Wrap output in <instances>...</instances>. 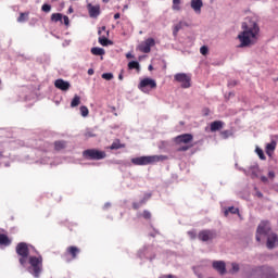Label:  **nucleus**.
<instances>
[{"instance_id":"obj_38","label":"nucleus","mask_w":278,"mask_h":278,"mask_svg":"<svg viewBox=\"0 0 278 278\" xmlns=\"http://www.w3.org/2000/svg\"><path fill=\"white\" fill-rule=\"evenodd\" d=\"M142 218H144V220H151V213L147 210H144L141 214Z\"/></svg>"},{"instance_id":"obj_36","label":"nucleus","mask_w":278,"mask_h":278,"mask_svg":"<svg viewBox=\"0 0 278 278\" xmlns=\"http://www.w3.org/2000/svg\"><path fill=\"white\" fill-rule=\"evenodd\" d=\"M181 3V0H173V10L179 11L181 10V7H179Z\"/></svg>"},{"instance_id":"obj_40","label":"nucleus","mask_w":278,"mask_h":278,"mask_svg":"<svg viewBox=\"0 0 278 278\" xmlns=\"http://www.w3.org/2000/svg\"><path fill=\"white\" fill-rule=\"evenodd\" d=\"M41 10H42V12H46V13H49V12H51V4H43L42 7H41Z\"/></svg>"},{"instance_id":"obj_28","label":"nucleus","mask_w":278,"mask_h":278,"mask_svg":"<svg viewBox=\"0 0 278 278\" xmlns=\"http://www.w3.org/2000/svg\"><path fill=\"white\" fill-rule=\"evenodd\" d=\"M92 55H105V50L103 48H92Z\"/></svg>"},{"instance_id":"obj_31","label":"nucleus","mask_w":278,"mask_h":278,"mask_svg":"<svg viewBox=\"0 0 278 278\" xmlns=\"http://www.w3.org/2000/svg\"><path fill=\"white\" fill-rule=\"evenodd\" d=\"M175 140H192V135L190 134L179 135L175 138Z\"/></svg>"},{"instance_id":"obj_34","label":"nucleus","mask_w":278,"mask_h":278,"mask_svg":"<svg viewBox=\"0 0 278 278\" xmlns=\"http://www.w3.org/2000/svg\"><path fill=\"white\" fill-rule=\"evenodd\" d=\"M27 16H29V13H21L18 18H17V22L18 23H25V21H27Z\"/></svg>"},{"instance_id":"obj_48","label":"nucleus","mask_w":278,"mask_h":278,"mask_svg":"<svg viewBox=\"0 0 278 278\" xmlns=\"http://www.w3.org/2000/svg\"><path fill=\"white\" fill-rule=\"evenodd\" d=\"M114 18H115V21H118V18H121V13H115Z\"/></svg>"},{"instance_id":"obj_4","label":"nucleus","mask_w":278,"mask_h":278,"mask_svg":"<svg viewBox=\"0 0 278 278\" xmlns=\"http://www.w3.org/2000/svg\"><path fill=\"white\" fill-rule=\"evenodd\" d=\"M168 156L166 155H150V156H139L131 159V163L135 166H148V164H157V162H166Z\"/></svg>"},{"instance_id":"obj_37","label":"nucleus","mask_w":278,"mask_h":278,"mask_svg":"<svg viewBox=\"0 0 278 278\" xmlns=\"http://www.w3.org/2000/svg\"><path fill=\"white\" fill-rule=\"evenodd\" d=\"M102 79H105L106 81H110V80L114 79V74L104 73V74H102Z\"/></svg>"},{"instance_id":"obj_50","label":"nucleus","mask_w":278,"mask_h":278,"mask_svg":"<svg viewBox=\"0 0 278 278\" xmlns=\"http://www.w3.org/2000/svg\"><path fill=\"white\" fill-rule=\"evenodd\" d=\"M88 75H94V70L89 68V70H88Z\"/></svg>"},{"instance_id":"obj_23","label":"nucleus","mask_w":278,"mask_h":278,"mask_svg":"<svg viewBox=\"0 0 278 278\" xmlns=\"http://www.w3.org/2000/svg\"><path fill=\"white\" fill-rule=\"evenodd\" d=\"M233 134H236V131L233 130V128H229V129H227V130H223V131L220 132V136H222V138L227 139V138H233Z\"/></svg>"},{"instance_id":"obj_22","label":"nucleus","mask_w":278,"mask_h":278,"mask_svg":"<svg viewBox=\"0 0 278 278\" xmlns=\"http://www.w3.org/2000/svg\"><path fill=\"white\" fill-rule=\"evenodd\" d=\"M0 244L3 247H10L12 244V240H10L8 235L0 233Z\"/></svg>"},{"instance_id":"obj_1","label":"nucleus","mask_w":278,"mask_h":278,"mask_svg":"<svg viewBox=\"0 0 278 278\" xmlns=\"http://www.w3.org/2000/svg\"><path fill=\"white\" fill-rule=\"evenodd\" d=\"M242 31L238 35V40L240 45L238 46L239 49H244L247 47H252V45H255L260 38V25H257V22L247 18L241 24Z\"/></svg>"},{"instance_id":"obj_21","label":"nucleus","mask_w":278,"mask_h":278,"mask_svg":"<svg viewBox=\"0 0 278 278\" xmlns=\"http://www.w3.org/2000/svg\"><path fill=\"white\" fill-rule=\"evenodd\" d=\"M148 199H151V194H148L147 198H143L140 202H134L132 210H140V207L147 203Z\"/></svg>"},{"instance_id":"obj_51","label":"nucleus","mask_w":278,"mask_h":278,"mask_svg":"<svg viewBox=\"0 0 278 278\" xmlns=\"http://www.w3.org/2000/svg\"><path fill=\"white\" fill-rule=\"evenodd\" d=\"M162 278H175V276H173V275H165V276H162Z\"/></svg>"},{"instance_id":"obj_20","label":"nucleus","mask_w":278,"mask_h":278,"mask_svg":"<svg viewBox=\"0 0 278 278\" xmlns=\"http://www.w3.org/2000/svg\"><path fill=\"white\" fill-rule=\"evenodd\" d=\"M275 149H277V142L276 141H271L270 143H267L266 153L269 157H273V153H275Z\"/></svg>"},{"instance_id":"obj_59","label":"nucleus","mask_w":278,"mask_h":278,"mask_svg":"<svg viewBox=\"0 0 278 278\" xmlns=\"http://www.w3.org/2000/svg\"><path fill=\"white\" fill-rule=\"evenodd\" d=\"M0 84H1V80H0Z\"/></svg>"},{"instance_id":"obj_9","label":"nucleus","mask_w":278,"mask_h":278,"mask_svg":"<svg viewBox=\"0 0 278 278\" xmlns=\"http://www.w3.org/2000/svg\"><path fill=\"white\" fill-rule=\"evenodd\" d=\"M198 238L201 242H212V240L218 238V233L216 230L204 229L199 232Z\"/></svg>"},{"instance_id":"obj_18","label":"nucleus","mask_w":278,"mask_h":278,"mask_svg":"<svg viewBox=\"0 0 278 278\" xmlns=\"http://www.w3.org/2000/svg\"><path fill=\"white\" fill-rule=\"evenodd\" d=\"M223 127H225V122L215 121V122L211 123L210 130L212 131V134H214L216 131H220V129H223Z\"/></svg>"},{"instance_id":"obj_26","label":"nucleus","mask_w":278,"mask_h":278,"mask_svg":"<svg viewBox=\"0 0 278 278\" xmlns=\"http://www.w3.org/2000/svg\"><path fill=\"white\" fill-rule=\"evenodd\" d=\"M63 15L62 13H53L51 15V22L52 23H62Z\"/></svg>"},{"instance_id":"obj_56","label":"nucleus","mask_w":278,"mask_h":278,"mask_svg":"<svg viewBox=\"0 0 278 278\" xmlns=\"http://www.w3.org/2000/svg\"><path fill=\"white\" fill-rule=\"evenodd\" d=\"M207 112H210V110H206V116H207Z\"/></svg>"},{"instance_id":"obj_2","label":"nucleus","mask_w":278,"mask_h":278,"mask_svg":"<svg viewBox=\"0 0 278 278\" xmlns=\"http://www.w3.org/2000/svg\"><path fill=\"white\" fill-rule=\"evenodd\" d=\"M27 263L29 264L27 268L28 273L31 274L33 277L35 278H40V275H42V270H43L42 255L29 256L27 260Z\"/></svg>"},{"instance_id":"obj_10","label":"nucleus","mask_w":278,"mask_h":278,"mask_svg":"<svg viewBox=\"0 0 278 278\" xmlns=\"http://www.w3.org/2000/svg\"><path fill=\"white\" fill-rule=\"evenodd\" d=\"M147 88L155 90V88H157V83H155L153 78H143L139 84V90L141 92H149Z\"/></svg>"},{"instance_id":"obj_17","label":"nucleus","mask_w":278,"mask_h":278,"mask_svg":"<svg viewBox=\"0 0 278 278\" xmlns=\"http://www.w3.org/2000/svg\"><path fill=\"white\" fill-rule=\"evenodd\" d=\"M213 268L219 273V275H225L227 273V265L223 261L213 262Z\"/></svg>"},{"instance_id":"obj_30","label":"nucleus","mask_w":278,"mask_h":278,"mask_svg":"<svg viewBox=\"0 0 278 278\" xmlns=\"http://www.w3.org/2000/svg\"><path fill=\"white\" fill-rule=\"evenodd\" d=\"M66 147V143L64 141H55L54 142V149L55 151H62Z\"/></svg>"},{"instance_id":"obj_3","label":"nucleus","mask_w":278,"mask_h":278,"mask_svg":"<svg viewBox=\"0 0 278 278\" xmlns=\"http://www.w3.org/2000/svg\"><path fill=\"white\" fill-rule=\"evenodd\" d=\"M159 149L162 151H188L189 149H192V141L190 140H178L174 141L173 148L168 147V141H161L159 144Z\"/></svg>"},{"instance_id":"obj_25","label":"nucleus","mask_w":278,"mask_h":278,"mask_svg":"<svg viewBox=\"0 0 278 278\" xmlns=\"http://www.w3.org/2000/svg\"><path fill=\"white\" fill-rule=\"evenodd\" d=\"M128 70L129 71H138V72H140V63H138V61H130L129 63H128Z\"/></svg>"},{"instance_id":"obj_43","label":"nucleus","mask_w":278,"mask_h":278,"mask_svg":"<svg viewBox=\"0 0 278 278\" xmlns=\"http://www.w3.org/2000/svg\"><path fill=\"white\" fill-rule=\"evenodd\" d=\"M235 86H238V81H236V80H230V81L228 83V88H233Z\"/></svg>"},{"instance_id":"obj_11","label":"nucleus","mask_w":278,"mask_h":278,"mask_svg":"<svg viewBox=\"0 0 278 278\" xmlns=\"http://www.w3.org/2000/svg\"><path fill=\"white\" fill-rule=\"evenodd\" d=\"M81 253V250L75 245L67 247L63 257L66 262H71L72 260H77V255Z\"/></svg>"},{"instance_id":"obj_33","label":"nucleus","mask_w":278,"mask_h":278,"mask_svg":"<svg viewBox=\"0 0 278 278\" xmlns=\"http://www.w3.org/2000/svg\"><path fill=\"white\" fill-rule=\"evenodd\" d=\"M80 114L81 116H84V118H86V116H88V114H90V111L88 110V106H80Z\"/></svg>"},{"instance_id":"obj_52","label":"nucleus","mask_w":278,"mask_h":278,"mask_svg":"<svg viewBox=\"0 0 278 278\" xmlns=\"http://www.w3.org/2000/svg\"><path fill=\"white\" fill-rule=\"evenodd\" d=\"M148 68H149V71H151V70L153 68V65H149V67H148Z\"/></svg>"},{"instance_id":"obj_5","label":"nucleus","mask_w":278,"mask_h":278,"mask_svg":"<svg viewBox=\"0 0 278 278\" xmlns=\"http://www.w3.org/2000/svg\"><path fill=\"white\" fill-rule=\"evenodd\" d=\"M16 254L20 256L18 263L23 268L27 267V260L29 257V247L25 242L17 243L15 248Z\"/></svg>"},{"instance_id":"obj_55","label":"nucleus","mask_w":278,"mask_h":278,"mask_svg":"<svg viewBox=\"0 0 278 278\" xmlns=\"http://www.w3.org/2000/svg\"><path fill=\"white\" fill-rule=\"evenodd\" d=\"M102 36H105V31H102Z\"/></svg>"},{"instance_id":"obj_13","label":"nucleus","mask_w":278,"mask_h":278,"mask_svg":"<svg viewBox=\"0 0 278 278\" xmlns=\"http://www.w3.org/2000/svg\"><path fill=\"white\" fill-rule=\"evenodd\" d=\"M267 241H266V247L269 250L277 249L278 247V235L277 232H270L269 235L266 236Z\"/></svg>"},{"instance_id":"obj_6","label":"nucleus","mask_w":278,"mask_h":278,"mask_svg":"<svg viewBox=\"0 0 278 278\" xmlns=\"http://www.w3.org/2000/svg\"><path fill=\"white\" fill-rule=\"evenodd\" d=\"M273 233V226H270V222L262 220L256 228V242H262V236H269Z\"/></svg>"},{"instance_id":"obj_24","label":"nucleus","mask_w":278,"mask_h":278,"mask_svg":"<svg viewBox=\"0 0 278 278\" xmlns=\"http://www.w3.org/2000/svg\"><path fill=\"white\" fill-rule=\"evenodd\" d=\"M225 216H229V214H238V216H240V210L238 207L235 206H229L225 212H224Z\"/></svg>"},{"instance_id":"obj_58","label":"nucleus","mask_w":278,"mask_h":278,"mask_svg":"<svg viewBox=\"0 0 278 278\" xmlns=\"http://www.w3.org/2000/svg\"><path fill=\"white\" fill-rule=\"evenodd\" d=\"M207 112H210V110H206V116H207Z\"/></svg>"},{"instance_id":"obj_16","label":"nucleus","mask_w":278,"mask_h":278,"mask_svg":"<svg viewBox=\"0 0 278 278\" xmlns=\"http://www.w3.org/2000/svg\"><path fill=\"white\" fill-rule=\"evenodd\" d=\"M151 47H155V39L148 38L144 43L140 46V51H142V53H151Z\"/></svg>"},{"instance_id":"obj_53","label":"nucleus","mask_w":278,"mask_h":278,"mask_svg":"<svg viewBox=\"0 0 278 278\" xmlns=\"http://www.w3.org/2000/svg\"><path fill=\"white\" fill-rule=\"evenodd\" d=\"M103 1V3H108L110 0H102Z\"/></svg>"},{"instance_id":"obj_42","label":"nucleus","mask_w":278,"mask_h":278,"mask_svg":"<svg viewBox=\"0 0 278 278\" xmlns=\"http://www.w3.org/2000/svg\"><path fill=\"white\" fill-rule=\"evenodd\" d=\"M232 273H238V270H240V265H238V263H232Z\"/></svg>"},{"instance_id":"obj_8","label":"nucleus","mask_w":278,"mask_h":278,"mask_svg":"<svg viewBox=\"0 0 278 278\" xmlns=\"http://www.w3.org/2000/svg\"><path fill=\"white\" fill-rule=\"evenodd\" d=\"M98 34H99L98 40L102 47H109V45H114L112 40L108 39L110 38V30H108L105 26H102L101 28H99Z\"/></svg>"},{"instance_id":"obj_29","label":"nucleus","mask_w":278,"mask_h":278,"mask_svg":"<svg viewBox=\"0 0 278 278\" xmlns=\"http://www.w3.org/2000/svg\"><path fill=\"white\" fill-rule=\"evenodd\" d=\"M81 103V98L79 96H74L72 102H71V108H77Z\"/></svg>"},{"instance_id":"obj_35","label":"nucleus","mask_w":278,"mask_h":278,"mask_svg":"<svg viewBox=\"0 0 278 278\" xmlns=\"http://www.w3.org/2000/svg\"><path fill=\"white\" fill-rule=\"evenodd\" d=\"M184 27V22L178 23L175 27H174V36H177V34H179V30Z\"/></svg>"},{"instance_id":"obj_27","label":"nucleus","mask_w":278,"mask_h":278,"mask_svg":"<svg viewBox=\"0 0 278 278\" xmlns=\"http://www.w3.org/2000/svg\"><path fill=\"white\" fill-rule=\"evenodd\" d=\"M110 149L112 150V151H116V150H118V149H125V144L124 143H121V141H115V142H113L112 144H111V147H110Z\"/></svg>"},{"instance_id":"obj_44","label":"nucleus","mask_w":278,"mask_h":278,"mask_svg":"<svg viewBox=\"0 0 278 278\" xmlns=\"http://www.w3.org/2000/svg\"><path fill=\"white\" fill-rule=\"evenodd\" d=\"M62 21H63L64 25H70V23H71V21L68 20V16H66V15H64L62 17Z\"/></svg>"},{"instance_id":"obj_15","label":"nucleus","mask_w":278,"mask_h":278,"mask_svg":"<svg viewBox=\"0 0 278 278\" xmlns=\"http://www.w3.org/2000/svg\"><path fill=\"white\" fill-rule=\"evenodd\" d=\"M54 87L58 88V90L67 92V90H71V83H68L62 78H59L54 81Z\"/></svg>"},{"instance_id":"obj_7","label":"nucleus","mask_w":278,"mask_h":278,"mask_svg":"<svg viewBox=\"0 0 278 278\" xmlns=\"http://www.w3.org/2000/svg\"><path fill=\"white\" fill-rule=\"evenodd\" d=\"M83 157L85 160H92V161L105 160V157H108V153L99 149H87L83 151Z\"/></svg>"},{"instance_id":"obj_45","label":"nucleus","mask_w":278,"mask_h":278,"mask_svg":"<svg viewBox=\"0 0 278 278\" xmlns=\"http://www.w3.org/2000/svg\"><path fill=\"white\" fill-rule=\"evenodd\" d=\"M188 236H190V238H192V240H194V238H197V232L194 231H189Z\"/></svg>"},{"instance_id":"obj_57","label":"nucleus","mask_w":278,"mask_h":278,"mask_svg":"<svg viewBox=\"0 0 278 278\" xmlns=\"http://www.w3.org/2000/svg\"><path fill=\"white\" fill-rule=\"evenodd\" d=\"M207 112H210V110H206V116H207Z\"/></svg>"},{"instance_id":"obj_47","label":"nucleus","mask_w":278,"mask_h":278,"mask_svg":"<svg viewBox=\"0 0 278 278\" xmlns=\"http://www.w3.org/2000/svg\"><path fill=\"white\" fill-rule=\"evenodd\" d=\"M123 73H125V72L122 70L121 73H119V75H118L119 81H123Z\"/></svg>"},{"instance_id":"obj_41","label":"nucleus","mask_w":278,"mask_h":278,"mask_svg":"<svg viewBox=\"0 0 278 278\" xmlns=\"http://www.w3.org/2000/svg\"><path fill=\"white\" fill-rule=\"evenodd\" d=\"M207 51H208V49H207L206 46H202V47L200 48V53H201L202 55H207Z\"/></svg>"},{"instance_id":"obj_39","label":"nucleus","mask_w":278,"mask_h":278,"mask_svg":"<svg viewBox=\"0 0 278 278\" xmlns=\"http://www.w3.org/2000/svg\"><path fill=\"white\" fill-rule=\"evenodd\" d=\"M256 153L261 160H266V156L264 155V151L260 148H256Z\"/></svg>"},{"instance_id":"obj_32","label":"nucleus","mask_w":278,"mask_h":278,"mask_svg":"<svg viewBox=\"0 0 278 278\" xmlns=\"http://www.w3.org/2000/svg\"><path fill=\"white\" fill-rule=\"evenodd\" d=\"M85 138H97V134H94V130L88 128L85 131Z\"/></svg>"},{"instance_id":"obj_19","label":"nucleus","mask_w":278,"mask_h":278,"mask_svg":"<svg viewBox=\"0 0 278 278\" xmlns=\"http://www.w3.org/2000/svg\"><path fill=\"white\" fill-rule=\"evenodd\" d=\"M191 8L195 14H201V9L203 8V0H191Z\"/></svg>"},{"instance_id":"obj_49","label":"nucleus","mask_w":278,"mask_h":278,"mask_svg":"<svg viewBox=\"0 0 278 278\" xmlns=\"http://www.w3.org/2000/svg\"><path fill=\"white\" fill-rule=\"evenodd\" d=\"M256 197H258V199H262V197H264V194L261 191H257Z\"/></svg>"},{"instance_id":"obj_54","label":"nucleus","mask_w":278,"mask_h":278,"mask_svg":"<svg viewBox=\"0 0 278 278\" xmlns=\"http://www.w3.org/2000/svg\"><path fill=\"white\" fill-rule=\"evenodd\" d=\"M269 176H271V177H275V174H273V173H269Z\"/></svg>"},{"instance_id":"obj_14","label":"nucleus","mask_w":278,"mask_h":278,"mask_svg":"<svg viewBox=\"0 0 278 278\" xmlns=\"http://www.w3.org/2000/svg\"><path fill=\"white\" fill-rule=\"evenodd\" d=\"M87 10L89 12L90 18H99L101 15V5H92V3L87 4Z\"/></svg>"},{"instance_id":"obj_12","label":"nucleus","mask_w":278,"mask_h":278,"mask_svg":"<svg viewBox=\"0 0 278 278\" xmlns=\"http://www.w3.org/2000/svg\"><path fill=\"white\" fill-rule=\"evenodd\" d=\"M175 81H178V84H181V88H190L192 81V78L188 76L185 73H178L174 76Z\"/></svg>"},{"instance_id":"obj_46","label":"nucleus","mask_w":278,"mask_h":278,"mask_svg":"<svg viewBox=\"0 0 278 278\" xmlns=\"http://www.w3.org/2000/svg\"><path fill=\"white\" fill-rule=\"evenodd\" d=\"M126 58H127V60H131V59H134V54H131V52H128L126 54Z\"/></svg>"}]
</instances>
